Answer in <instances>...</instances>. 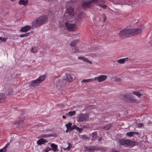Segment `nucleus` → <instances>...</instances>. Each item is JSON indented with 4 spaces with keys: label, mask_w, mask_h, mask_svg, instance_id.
<instances>
[{
    "label": "nucleus",
    "mask_w": 152,
    "mask_h": 152,
    "mask_svg": "<svg viewBox=\"0 0 152 152\" xmlns=\"http://www.w3.org/2000/svg\"><path fill=\"white\" fill-rule=\"evenodd\" d=\"M142 29L141 28L123 29L120 30L119 35L121 38H125L135 35L140 34Z\"/></svg>",
    "instance_id": "f257e3e1"
},
{
    "label": "nucleus",
    "mask_w": 152,
    "mask_h": 152,
    "mask_svg": "<svg viewBox=\"0 0 152 152\" xmlns=\"http://www.w3.org/2000/svg\"><path fill=\"white\" fill-rule=\"evenodd\" d=\"M48 18L46 16H41L35 19L32 22V26L34 28L39 27L46 22Z\"/></svg>",
    "instance_id": "f03ea898"
},
{
    "label": "nucleus",
    "mask_w": 152,
    "mask_h": 152,
    "mask_svg": "<svg viewBox=\"0 0 152 152\" xmlns=\"http://www.w3.org/2000/svg\"><path fill=\"white\" fill-rule=\"evenodd\" d=\"M119 98L121 99L124 100L128 103H133L137 102V100L132 96L131 93H125L120 95Z\"/></svg>",
    "instance_id": "7ed1b4c3"
},
{
    "label": "nucleus",
    "mask_w": 152,
    "mask_h": 152,
    "mask_svg": "<svg viewBox=\"0 0 152 152\" xmlns=\"http://www.w3.org/2000/svg\"><path fill=\"white\" fill-rule=\"evenodd\" d=\"M118 142L121 145L126 147H132L135 145V142L129 140L122 139L118 140Z\"/></svg>",
    "instance_id": "20e7f679"
},
{
    "label": "nucleus",
    "mask_w": 152,
    "mask_h": 152,
    "mask_svg": "<svg viewBox=\"0 0 152 152\" xmlns=\"http://www.w3.org/2000/svg\"><path fill=\"white\" fill-rule=\"evenodd\" d=\"M88 119V115L87 113L81 114L78 117L77 119V122H82L87 121Z\"/></svg>",
    "instance_id": "39448f33"
},
{
    "label": "nucleus",
    "mask_w": 152,
    "mask_h": 152,
    "mask_svg": "<svg viewBox=\"0 0 152 152\" xmlns=\"http://www.w3.org/2000/svg\"><path fill=\"white\" fill-rule=\"evenodd\" d=\"M65 24L66 27L69 30L74 31L76 29V25L75 24H69L66 22Z\"/></svg>",
    "instance_id": "423d86ee"
},
{
    "label": "nucleus",
    "mask_w": 152,
    "mask_h": 152,
    "mask_svg": "<svg viewBox=\"0 0 152 152\" xmlns=\"http://www.w3.org/2000/svg\"><path fill=\"white\" fill-rule=\"evenodd\" d=\"M107 78V75H100L99 76L95 77L94 78V80H97L99 82H101L105 80Z\"/></svg>",
    "instance_id": "0eeeda50"
},
{
    "label": "nucleus",
    "mask_w": 152,
    "mask_h": 152,
    "mask_svg": "<svg viewBox=\"0 0 152 152\" xmlns=\"http://www.w3.org/2000/svg\"><path fill=\"white\" fill-rule=\"evenodd\" d=\"M39 83L37 81V79L33 80L30 86L31 88H34L39 85Z\"/></svg>",
    "instance_id": "6e6552de"
},
{
    "label": "nucleus",
    "mask_w": 152,
    "mask_h": 152,
    "mask_svg": "<svg viewBox=\"0 0 152 152\" xmlns=\"http://www.w3.org/2000/svg\"><path fill=\"white\" fill-rule=\"evenodd\" d=\"M85 149L86 151H87L89 152H94L97 148L95 146H85Z\"/></svg>",
    "instance_id": "1a4fd4ad"
},
{
    "label": "nucleus",
    "mask_w": 152,
    "mask_h": 152,
    "mask_svg": "<svg viewBox=\"0 0 152 152\" xmlns=\"http://www.w3.org/2000/svg\"><path fill=\"white\" fill-rule=\"evenodd\" d=\"M31 26H25L22 28L20 31L22 32H26L31 29Z\"/></svg>",
    "instance_id": "9d476101"
},
{
    "label": "nucleus",
    "mask_w": 152,
    "mask_h": 152,
    "mask_svg": "<svg viewBox=\"0 0 152 152\" xmlns=\"http://www.w3.org/2000/svg\"><path fill=\"white\" fill-rule=\"evenodd\" d=\"M91 2H84L83 4L82 7L83 8L86 9L89 8L91 7Z\"/></svg>",
    "instance_id": "9b49d317"
},
{
    "label": "nucleus",
    "mask_w": 152,
    "mask_h": 152,
    "mask_svg": "<svg viewBox=\"0 0 152 152\" xmlns=\"http://www.w3.org/2000/svg\"><path fill=\"white\" fill-rule=\"evenodd\" d=\"M50 146L51 147V150L54 152H57L58 151V149L57 148L58 145H57L54 143H52L50 145Z\"/></svg>",
    "instance_id": "f8f14e48"
},
{
    "label": "nucleus",
    "mask_w": 152,
    "mask_h": 152,
    "mask_svg": "<svg viewBox=\"0 0 152 152\" xmlns=\"http://www.w3.org/2000/svg\"><path fill=\"white\" fill-rule=\"evenodd\" d=\"M47 141L46 140L43 138H41L37 141V143L38 145H41L44 144Z\"/></svg>",
    "instance_id": "ddd939ff"
},
{
    "label": "nucleus",
    "mask_w": 152,
    "mask_h": 152,
    "mask_svg": "<svg viewBox=\"0 0 152 152\" xmlns=\"http://www.w3.org/2000/svg\"><path fill=\"white\" fill-rule=\"evenodd\" d=\"M46 77L45 75H43L39 77L38 79H37V80L40 83L44 80L46 79Z\"/></svg>",
    "instance_id": "4468645a"
},
{
    "label": "nucleus",
    "mask_w": 152,
    "mask_h": 152,
    "mask_svg": "<svg viewBox=\"0 0 152 152\" xmlns=\"http://www.w3.org/2000/svg\"><path fill=\"white\" fill-rule=\"evenodd\" d=\"M28 0H20L18 2V4L20 5H26L28 4Z\"/></svg>",
    "instance_id": "2eb2a0df"
},
{
    "label": "nucleus",
    "mask_w": 152,
    "mask_h": 152,
    "mask_svg": "<svg viewBox=\"0 0 152 152\" xmlns=\"http://www.w3.org/2000/svg\"><path fill=\"white\" fill-rule=\"evenodd\" d=\"M6 99L5 95L2 94H0V103L3 102Z\"/></svg>",
    "instance_id": "dca6fc26"
},
{
    "label": "nucleus",
    "mask_w": 152,
    "mask_h": 152,
    "mask_svg": "<svg viewBox=\"0 0 152 152\" xmlns=\"http://www.w3.org/2000/svg\"><path fill=\"white\" fill-rule=\"evenodd\" d=\"M66 80L67 81L69 82H72L73 80L72 77L69 74H66Z\"/></svg>",
    "instance_id": "f3484780"
},
{
    "label": "nucleus",
    "mask_w": 152,
    "mask_h": 152,
    "mask_svg": "<svg viewBox=\"0 0 152 152\" xmlns=\"http://www.w3.org/2000/svg\"><path fill=\"white\" fill-rule=\"evenodd\" d=\"M67 12L69 15L71 16H73L74 14L73 10L72 8H70L68 9L67 11Z\"/></svg>",
    "instance_id": "a211bd4d"
},
{
    "label": "nucleus",
    "mask_w": 152,
    "mask_h": 152,
    "mask_svg": "<svg viewBox=\"0 0 152 152\" xmlns=\"http://www.w3.org/2000/svg\"><path fill=\"white\" fill-rule=\"evenodd\" d=\"M128 58H121L119 59H118L117 60V62L118 63L120 64H123L126 61V60L128 59Z\"/></svg>",
    "instance_id": "6ab92c4d"
},
{
    "label": "nucleus",
    "mask_w": 152,
    "mask_h": 152,
    "mask_svg": "<svg viewBox=\"0 0 152 152\" xmlns=\"http://www.w3.org/2000/svg\"><path fill=\"white\" fill-rule=\"evenodd\" d=\"M111 127V124H107L106 126H103L102 129H105V130H108Z\"/></svg>",
    "instance_id": "aec40b11"
},
{
    "label": "nucleus",
    "mask_w": 152,
    "mask_h": 152,
    "mask_svg": "<svg viewBox=\"0 0 152 152\" xmlns=\"http://www.w3.org/2000/svg\"><path fill=\"white\" fill-rule=\"evenodd\" d=\"M79 42L78 39H75L73 40L70 44V45L72 47L75 46L76 44Z\"/></svg>",
    "instance_id": "412c9836"
},
{
    "label": "nucleus",
    "mask_w": 152,
    "mask_h": 152,
    "mask_svg": "<svg viewBox=\"0 0 152 152\" xmlns=\"http://www.w3.org/2000/svg\"><path fill=\"white\" fill-rule=\"evenodd\" d=\"M10 143L7 144L3 148L0 149V152H6L7 151L6 149L8 146L10 145Z\"/></svg>",
    "instance_id": "4be33fe9"
},
{
    "label": "nucleus",
    "mask_w": 152,
    "mask_h": 152,
    "mask_svg": "<svg viewBox=\"0 0 152 152\" xmlns=\"http://www.w3.org/2000/svg\"><path fill=\"white\" fill-rule=\"evenodd\" d=\"M76 113L75 111H71L69 112L68 113H66V115L68 116H72L74 115Z\"/></svg>",
    "instance_id": "5701e85b"
},
{
    "label": "nucleus",
    "mask_w": 152,
    "mask_h": 152,
    "mask_svg": "<svg viewBox=\"0 0 152 152\" xmlns=\"http://www.w3.org/2000/svg\"><path fill=\"white\" fill-rule=\"evenodd\" d=\"M94 80V79H83L81 81V82L88 83L91 82Z\"/></svg>",
    "instance_id": "b1692460"
},
{
    "label": "nucleus",
    "mask_w": 152,
    "mask_h": 152,
    "mask_svg": "<svg viewBox=\"0 0 152 152\" xmlns=\"http://www.w3.org/2000/svg\"><path fill=\"white\" fill-rule=\"evenodd\" d=\"M97 135V133L96 132H93L92 133V139H91V140L92 141L94 140L95 139H96V136Z\"/></svg>",
    "instance_id": "393cba45"
},
{
    "label": "nucleus",
    "mask_w": 152,
    "mask_h": 152,
    "mask_svg": "<svg viewBox=\"0 0 152 152\" xmlns=\"http://www.w3.org/2000/svg\"><path fill=\"white\" fill-rule=\"evenodd\" d=\"M31 32H28L27 33L20 34V37H27L30 35Z\"/></svg>",
    "instance_id": "a878e982"
},
{
    "label": "nucleus",
    "mask_w": 152,
    "mask_h": 152,
    "mask_svg": "<svg viewBox=\"0 0 152 152\" xmlns=\"http://www.w3.org/2000/svg\"><path fill=\"white\" fill-rule=\"evenodd\" d=\"M132 93L134 95L138 97H140L141 96V94L137 91H132Z\"/></svg>",
    "instance_id": "bb28decb"
},
{
    "label": "nucleus",
    "mask_w": 152,
    "mask_h": 152,
    "mask_svg": "<svg viewBox=\"0 0 152 152\" xmlns=\"http://www.w3.org/2000/svg\"><path fill=\"white\" fill-rule=\"evenodd\" d=\"M82 61L85 62H86L87 63H88L90 64H92V62L91 61H89V60H88L87 59H86V58H85L84 57Z\"/></svg>",
    "instance_id": "cd10ccee"
},
{
    "label": "nucleus",
    "mask_w": 152,
    "mask_h": 152,
    "mask_svg": "<svg viewBox=\"0 0 152 152\" xmlns=\"http://www.w3.org/2000/svg\"><path fill=\"white\" fill-rule=\"evenodd\" d=\"M72 123L71 122H69L68 124H66L65 126H66L67 129H70V130H71V128L72 127Z\"/></svg>",
    "instance_id": "c85d7f7f"
},
{
    "label": "nucleus",
    "mask_w": 152,
    "mask_h": 152,
    "mask_svg": "<svg viewBox=\"0 0 152 152\" xmlns=\"http://www.w3.org/2000/svg\"><path fill=\"white\" fill-rule=\"evenodd\" d=\"M68 146L67 148H64V150H66V151H69L70 149L72 147V144L71 143H68Z\"/></svg>",
    "instance_id": "c756f323"
},
{
    "label": "nucleus",
    "mask_w": 152,
    "mask_h": 152,
    "mask_svg": "<svg viewBox=\"0 0 152 152\" xmlns=\"http://www.w3.org/2000/svg\"><path fill=\"white\" fill-rule=\"evenodd\" d=\"M37 48L36 47H33L31 52V53H34L37 52Z\"/></svg>",
    "instance_id": "7c9ffc66"
},
{
    "label": "nucleus",
    "mask_w": 152,
    "mask_h": 152,
    "mask_svg": "<svg viewBox=\"0 0 152 152\" xmlns=\"http://www.w3.org/2000/svg\"><path fill=\"white\" fill-rule=\"evenodd\" d=\"M72 53H77L79 52V50L76 48H74L72 49Z\"/></svg>",
    "instance_id": "2f4dec72"
},
{
    "label": "nucleus",
    "mask_w": 152,
    "mask_h": 152,
    "mask_svg": "<svg viewBox=\"0 0 152 152\" xmlns=\"http://www.w3.org/2000/svg\"><path fill=\"white\" fill-rule=\"evenodd\" d=\"M126 135L127 136L130 137L133 136L134 135L133 132H127L126 133Z\"/></svg>",
    "instance_id": "473e14b6"
},
{
    "label": "nucleus",
    "mask_w": 152,
    "mask_h": 152,
    "mask_svg": "<svg viewBox=\"0 0 152 152\" xmlns=\"http://www.w3.org/2000/svg\"><path fill=\"white\" fill-rule=\"evenodd\" d=\"M83 17V14L82 13H80L78 14L77 15V18L78 20H80Z\"/></svg>",
    "instance_id": "72a5a7b5"
},
{
    "label": "nucleus",
    "mask_w": 152,
    "mask_h": 152,
    "mask_svg": "<svg viewBox=\"0 0 152 152\" xmlns=\"http://www.w3.org/2000/svg\"><path fill=\"white\" fill-rule=\"evenodd\" d=\"M98 5L104 9H106L107 7V5L105 4H98Z\"/></svg>",
    "instance_id": "f704fd0d"
},
{
    "label": "nucleus",
    "mask_w": 152,
    "mask_h": 152,
    "mask_svg": "<svg viewBox=\"0 0 152 152\" xmlns=\"http://www.w3.org/2000/svg\"><path fill=\"white\" fill-rule=\"evenodd\" d=\"M114 81H115L120 82L121 80L119 78L115 77L114 78Z\"/></svg>",
    "instance_id": "c9c22d12"
},
{
    "label": "nucleus",
    "mask_w": 152,
    "mask_h": 152,
    "mask_svg": "<svg viewBox=\"0 0 152 152\" xmlns=\"http://www.w3.org/2000/svg\"><path fill=\"white\" fill-rule=\"evenodd\" d=\"M7 39V38H3L0 37V39L3 42L6 41Z\"/></svg>",
    "instance_id": "e433bc0d"
},
{
    "label": "nucleus",
    "mask_w": 152,
    "mask_h": 152,
    "mask_svg": "<svg viewBox=\"0 0 152 152\" xmlns=\"http://www.w3.org/2000/svg\"><path fill=\"white\" fill-rule=\"evenodd\" d=\"M51 150V148L48 147L46 148V149L44 150V152H48L49 151Z\"/></svg>",
    "instance_id": "4c0bfd02"
},
{
    "label": "nucleus",
    "mask_w": 152,
    "mask_h": 152,
    "mask_svg": "<svg viewBox=\"0 0 152 152\" xmlns=\"http://www.w3.org/2000/svg\"><path fill=\"white\" fill-rule=\"evenodd\" d=\"M143 126V124L142 123H140L138 124V127L139 128H141Z\"/></svg>",
    "instance_id": "58836bf2"
},
{
    "label": "nucleus",
    "mask_w": 152,
    "mask_h": 152,
    "mask_svg": "<svg viewBox=\"0 0 152 152\" xmlns=\"http://www.w3.org/2000/svg\"><path fill=\"white\" fill-rule=\"evenodd\" d=\"M77 126L75 125H74L72 126V127L71 128V130L75 129H76V127Z\"/></svg>",
    "instance_id": "ea45409f"
},
{
    "label": "nucleus",
    "mask_w": 152,
    "mask_h": 152,
    "mask_svg": "<svg viewBox=\"0 0 152 152\" xmlns=\"http://www.w3.org/2000/svg\"><path fill=\"white\" fill-rule=\"evenodd\" d=\"M133 135L134 134L138 135L139 134V133L137 132H133Z\"/></svg>",
    "instance_id": "a19ab883"
},
{
    "label": "nucleus",
    "mask_w": 152,
    "mask_h": 152,
    "mask_svg": "<svg viewBox=\"0 0 152 152\" xmlns=\"http://www.w3.org/2000/svg\"><path fill=\"white\" fill-rule=\"evenodd\" d=\"M83 57H82V56H79L78 58V59L82 60H83Z\"/></svg>",
    "instance_id": "79ce46f5"
},
{
    "label": "nucleus",
    "mask_w": 152,
    "mask_h": 152,
    "mask_svg": "<svg viewBox=\"0 0 152 152\" xmlns=\"http://www.w3.org/2000/svg\"><path fill=\"white\" fill-rule=\"evenodd\" d=\"M83 129L82 128H79V129H78V131L80 132H81L83 130Z\"/></svg>",
    "instance_id": "37998d69"
},
{
    "label": "nucleus",
    "mask_w": 152,
    "mask_h": 152,
    "mask_svg": "<svg viewBox=\"0 0 152 152\" xmlns=\"http://www.w3.org/2000/svg\"><path fill=\"white\" fill-rule=\"evenodd\" d=\"M110 152H119L118 151H117L116 150L114 149H113Z\"/></svg>",
    "instance_id": "c03bdc74"
},
{
    "label": "nucleus",
    "mask_w": 152,
    "mask_h": 152,
    "mask_svg": "<svg viewBox=\"0 0 152 152\" xmlns=\"http://www.w3.org/2000/svg\"><path fill=\"white\" fill-rule=\"evenodd\" d=\"M103 16L104 17V22L105 21V20L107 19V18L104 15H103Z\"/></svg>",
    "instance_id": "a18cd8bd"
},
{
    "label": "nucleus",
    "mask_w": 152,
    "mask_h": 152,
    "mask_svg": "<svg viewBox=\"0 0 152 152\" xmlns=\"http://www.w3.org/2000/svg\"><path fill=\"white\" fill-rule=\"evenodd\" d=\"M99 141L101 142L102 140V137H99L98 140Z\"/></svg>",
    "instance_id": "49530a36"
},
{
    "label": "nucleus",
    "mask_w": 152,
    "mask_h": 152,
    "mask_svg": "<svg viewBox=\"0 0 152 152\" xmlns=\"http://www.w3.org/2000/svg\"><path fill=\"white\" fill-rule=\"evenodd\" d=\"M98 0H91V1L90 2H96L98 1Z\"/></svg>",
    "instance_id": "de8ad7c7"
},
{
    "label": "nucleus",
    "mask_w": 152,
    "mask_h": 152,
    "mask_svg": "<svg viewBox=\"0 0 152 152\" xmlns=\"http://www.w3.org/2000/svg\"><path fill=\"white\" fill-rule=\"evenodd\" d=\"M23 121V120H19V121H18V123L19 124L21 123Z\"/></svg>",
    "instance_id": "09e8293b"
},
{
    "label": "nucleus",
    "mask_w": 152,
    "mask_h": 152,
    "mask_svg": "<svg viewBox=\"0 0 152 152\" xmlns=\"http://www.w3.org/2000/svg\"><path fill=\"white\" fill-rule=\"evenodd\" d=\"M75 129H76L77 131H78V129H79V128L77 126Z\"/></svg>",
    "instance_id": "8fccbe9b"
},
{
    "label": "nucleus",
    "mask_w": 152,
    "mask_h": 152,
    "mask_svg": "<svg viewBox=\"0 0 152 152\" xmlns=\"http://www.w3.org/2000/svg\"><path fill=\"white\" fill-rule=\"evenodd\" d=\"M62 117L63 119H65L66 118V116L64 115L62 116Z\"/></svg>",
    "instance_id": "3c124183"
},
{
    "label": "nucleus",
    "mask_w": 152,
    "mask_h": 152,
    "mask_svg": "<svg viewBox=\"0 0 152 152\" xmlns=\"http://www.w3.org/2000/svg\"><path fill=\"white\" fill-rule=\"evenodd\" d=\"M57 84H58V86L59 85V83H60V82L59 80H57Z\"/></svg>",
    "instance_id": "603ef678"
},
{
    "label": "nucleus",
    "mask_w": 152,
    "mask_h": 152,
    "mask_svg": "<svg viewBox=\"0 0 152 152\" xmlns=\"http://www.w3.org/2000/svg\"><path fill=\"white\" fill-rule=\"evenodd\" d=\"M69 129H67L66 130V133H67L69 131Z\"/></svg>",
    "instance_id": "864d4df0"
},
{
    "label": "nucleus",
    "mask_w": 152,
    "mask_h": 152,
    "mask_svg": "<svg viewBox=\"0 0 152 152\" xmlns=\"http://www.w3.org/2000/svg\"><path fill=\"white\" fill-rule=\"evenodd\" d=\"M10 0L12 1H15V0Z\"/></svg>",
    "instance_id": "5fc2aeb1"
}]
</instances>
